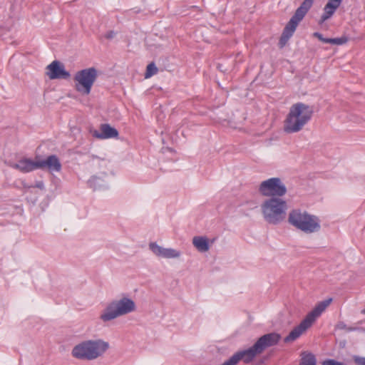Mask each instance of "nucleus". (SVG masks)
Instances as JSON below:
<instances>
[{
	"label": "nucleus",
	"mask_w": 365,
	"mask_h": 365,
	"mask_svg": "<svg viewBox=\"0 0 365 365\" xmlns=\"http://www.w3.org/2000/svg\"><path fill=\"white\" fill-rule=\"evenodd\" d=\"M118 135V130L111 127L109 124H102L100 130H95L93 136L98 139H108L117 138Z\"/></svg>",
	"instance_id": "nucleus-15"
},
{
	"label": "nucleus",
	"mask_w": 365,
	"mask_h": 365,
	"mask_svg": "<svg viewBox=\"0 0 365 365\" xmlns=\"http://www.w3.org/2000/svg\"><path fill=\"white\" fill-rule=\"evenodd\" d=\"M98 181H101V179L99 178H97V177H93L91 178V179L89 180V184L91 185V186L92 185H95L96 184H98Z\"/></svg>",
	"instance_id": "nucleus-26"
},
{
	"label": "nucleus",
	"mask_w": 365,
	"mask_h": 365,
	"mask_svg": "<svg viewBox=\"0 0 365 365\" xmlns=\"http://www.w3.org/2000/svg\"><path fill=\"white\" fill-rule=\"evenodd\" d=\"M108 349V342L103 339L85 340L73 346L71 355L79 360L92 361L102 356Z\"/></svg>",
	"instance_id": "nucleus-2"
},
{
	"label": "nucleus",
	"mask_w": 365,
	"mask_h": 365,
	"mask_svg": "<svg viewBox=\"0 0 365 365\" xmlns=\"http://www.w3.org/2000/svg\"><path fill=\"white\" fill-rule=\"evenodd\" d=\"M158 73V68L155 64L152 62L147 66L145 78H148Z\"/></svg>",
	"instance_id": "nucleus-22"
},
{
	"label": "nucleus",
	"mask_w": 365,
	"mask_h": 365,
	"mask_svg": "<svg viewBox=\"0 0 365 365\" xmlns=\"http://www.w3.org/2000/svg\"><path fill=\"white\" fill-rule=\"evenodd\" d=\"M259 192L265 197H280L287 192V187L279 178H271L262 181Z\"/></svg>",
	"instance_id": "nucleus-8"
},
{
	"label": "nucleus",
	"mask_w": 365,
	"mask_h": 365,
	"mask_svg": "<svg viewBox=\"0 0 365 365\" xmlns=\"http://www.w3.org/2000/svg\"><path fill=\"white\" fill-rule=\"evenodd\" d=\"M150 249L152 250V251H158V252H160V251H174L172 249H164V248H162L161 247L158 246L156 243L155 242H151L150 244Z\"/></svg>",
	"instance_id": "nucleus-23"
},
{
	"label": "nucleus",
	"mask_w": 365,
	"mask_h": 365,
	"mask_svg": "<svg viewBox=\"0 0 365 365\" xmlns=\"http://www.w3.org/2000/svg\"><path fill=\"white\" fill-rule=\"evenodd\" d=\"M36 187L38 188H40L41 190L43 189L44 188L43 182L42 181H39V182H36Z\"/></svg>",
	"instance_id": "nucleus-28"
},
{
	"label": "nucleus",
	"mask_w": 365,
	"mask_h": 365,
	"mask_svg": "<svg viewBox=\"0 0 365 365\" xmlns=\"http://www.w3.org/2000/svg\"><path fill=\"white\" fill-rule=\"evenodd\" d=\"M259 354H261L260 350L255 349L254 344L247 349L236 352L221 365H236L240 360H242L245 363H250Z\"/></svg>",
	"instance_id": "nucleus-9"
},
{
	"label": "nucleus",
	"mask_w": 365,
	"mask_h": 365,
	"mask_svg": "<svg viewBox=\"0 0 365 365\" xmlns=\"http://www.w3.org/2000/svg\"><path fill=\"white\" fill-rule=\"evenodd\" d=\"M313 36L317 38L319 41L326 43H331L334 45H342L346 43L348 41V38L346 37H341V38H324L323 35L319 32H314L313 34Z\"/></svg>",
	"instance_id": "nucleus-19"
},
{
	"label": "nucleus",
	"mask_w": 365,
	"mask_h": 365,
	"mask_svg": "<svg viewBox=\"0 0 365 365\" xmlns=\"http://www.w3.org/2000/svg\"><path fill=\"white\" fill-rule=\"evenodd\" d=\"M97 77L98 71L94 67L78 71L73 77L76 90L83 95H88Z\"/></svg>",
	"instance_id": "nucleus-7"
},
{
	"label": "nucleus",
	"mask_w": 365,
	"mask_h": 365,
	"mask_svg": "<svg viewBox=\"0 0 365 365\" xmlns=\"http://www.w3.org/2000/svg\"><path fill=\"white\" fill-rule=\"evenodd\" d=\"M315 356L312 353L303 352L301 355L299 365H316Z\"/></svg>",
	"instance_id": "nucleus-20"
},
{
	"label": "nucleus",
	"mask_w": 365,
	"mask_h": 365,
	"mask_svg": "<svg viewBox=\"0 0 365 365\" xmlns=\"http://www.w3.org/2000/svg\"><path fill=\"white\" fill-rule=\"evenodd\" d=\"M312 324L304 319L301 323L294 327L290 333L284 338V342L294 341L298 339Z\"/></svg>",
	"instance_id": "nucleus-16"
},
{
	"label": "nucleus",
	"mask_w": 365,
	"mask_h": 365,
	"mask_svg": "<svg viewBox=\"0 0 365 365\" xmlns=\"http://www.w3.org/2000/svg\"><path fill=\"white\" fill-rule=\"evenodd\" d=\"M216 240V237L209 239L206 236H195L192 238V244L198 251H207Z\"/></svg>",
	"instance_id": "nucleus-17"
},
{
	"label": "nucleus",
	"mask_w": 365,
	"mask_h": 365,
	"mask_svg": "<svg viewBox=\"0 0 365 365\" xmlns=\"http://www.w3.org/2000/svg\"><path fill=\"white\" fill-rule=\"evenodd\" d=\"M280 339L281 336L275 332L264 334L255 343V349L262 353L266 348L276 345Z\"/></svg>",
	"instance_id": "nucleus-11"
},
{
	"label": "nucleus",
	"mask_w": 365,
	"mask_h": 365,
	"mask_svg": "<svg viewBox=\"0 0 365 365\" xmlns=\"http://www.w3.org/2000/svg\"><path fill=\"white\" fill-rule=\"evenodd\" d=\"M341 2L342 0H328V2L324 6V12L319 20V24H322L329 19L340 6Z\"/></svg>",
	"instance_id": "nucleus-14"
},
{
	"label": "nucleus",
	"mask_w": 365,
	"mask_h": 365,
	"mask_svg": "<svg viewBox=\"0 0 365 365\" xmlns=\"http://www.w3.org/2000/svg\"><path fill=\"white\" fill-rule=\"evenodd\" d=\"M115 36V34L113 31H110L106 34V38L108 39H111Z\"/></svg>",
	"instance_id": "nucleus-27"
},
{
	"label": "nucleus",
	"mask_w": 365,
	"mask_h": 365,
	"mask_svg": "<svg viewBox=\"0 0 365 365\" xmlns=\"http://www.w3.org/2000/svg\"><path fill=\"white\" fill-rule=\"evenodd\" d=\"M136 305L135 302L127 297L113 300L102 311L100 319L103 322L112 321L119 317L135 312Z\"/></svg>",
	"instance_id": "nucleus-5"
},
{
	"label": "nucleus",
	"mask_w": 365,
	"mask_h": 365,
	"mask_svg": "<svg viewBox=\"0 0 365 365\" xmlns=\"http://www.w3.org/2000/svg\"><path fill=\"white\" fill-rule=\"evenodd\" d=\"M314 1V0H304L300 6L297 8L294 14L292 16L283 30L279 41L280 48H283L289 39L293 36L298 24L310 9Z\"/></svg>",
	"instance_id": "nucleus-6"
},
{
	"label": "nucleus",
	"mask_w": 365,
	"mask_h": 365,
	"mask_svg": "<svg viewBox=\"0 0 365 365\" xmlns=\"http://www.w3.org/2000/svg\"><path fill=\"white\" fill-rule=\"evenodd\" d=\"M288 222L291 225L306 234L319 232L321 228L320 220L317 216L300 209H294L290 211Z\"/></svg>",
	"instance_id": "nucleus-3"
},
{
	"label": "nucleus",
	"mask_w": 365,
	"mask_h": 365,
	"mask_svg": "<svg viewBox=\"0 0 365 365\" xmlns=\"http://www.w3.org/2000/svg\"><path fill=\"white\" fill-rule=\"evenodd\" d=\"M332 302V298L327 299L324 301L319 302L315 307L304 318L312 325L315 322L322 313L327 309V307Z\"/></svg>",
	"instance_id": "nucleus-13"
},
{
	"label": "nucleus",
	"mask_w": 365,
	"mask_h": 365,
	"mask_svg": "<svg viewBox=\"0 0 365 365\" xmlns=\"http://www.w3.org/2000/svg\"><path fill=\"white\" fill-rule=\"evenodd\" d=\"M155 254L159 260L177 258L180 256V252H155Z\"/></svg>",
	"instance_id": "nucleus-21"
},
{
	"label": "nucleus",
	"mask_w": 365,
	"mask_h": 365,
	"mask_svg": "<svg viewBox=\"0 0 365 365\" xmlns=\"http://www.w3.org/2000/svg\"><path fill=\"white\" fill-rule=\"evenodd\" d=\"M362 313L365 314V309L362 311Z\"/></svg>",
	"instance_id": "nucleus-29"
},
{
	"label": "nucleus",
	"mask_w": 365,
	"mask_h": 365,
	"mask_svg": "<svg viewBox=\"0 0 365 365\" xmlns=\"http://www.w3.org/2000/svg\"><path fill=\"white\" fill-rule=\"evenodd\" d=\"M313 115L314 108L312 106L302 102L294 103L284 120V131L289 134L301 131L312 120Z\"/></svg>",
	"instance_id": "nucleus-1"
},
{
	"label": "nucleus",
	"mask_w": 365,
	"mask_h": 365,
	"mask_svg": "<svg viewBox=\"0 0 365 365\" xmlns=\"http://www.w3.org/2000/svg\"><path fill=\"white\" fill-rule=\"evenodd\" d=\"M46 75L51 80L68 79L71 74L65 69L64 65L58 61H53L46 67Z\"/></svg>",
	"instance_id": "nucleus-10"
},
{
	"label": "nucleus",
	"mask_w": 365,
	"mask_h": 365,
	"mask_svg": "<svg viewBox=\"0 0 365 365\" xmlns=\"http://www.w3.org/2000/svg\"><path fill=\"white\" fill-rule=\"evenodd\" d=\"M261 208L265 221L277 225L285 219L288 206L287 202L280 197H270L263 202Z\"/></svg>",
	"instance_id": "nucleus-4"
},
{
	"label": "nucleus",
	"mask_w": 365,
	"mask_h": 365,
	"mask_svg": "<svg viewBox=\"0 0 365 365\" xmlns=\"http://www.w3.org/2000/svg\"><path fill=\"white\" fill-rule=\"evenodd\" d=\"M13 167L22 173H29L38 169V160H32L31 159L24 158L19 160Z\"/></svg>",
	"instance_id": "nucleus-18"
},
{
	"label": "nucleus",
	"mask_w": 365,
	"mask_h": 365,
	"mask_svg": "<svg viewBox=\"0 0 365 365\" xmlns=\"http://www.w3.org/2000/svg\"><path fill=\"white\" fill-rule=\"evenodd\" d=\"M338 328L340 329H344L346 330V331H355L357 329V328L356 327H347L345 324L344 323H340L338 324Z\"/></svg>",
	"instance_id": "nucleus-25"
},
{
	"label": "nucleus",
	"mask_w": 365,
	"mask_h": 365,
	"mask_svg": "<svg viewBox=\"0 0 365 365\" xmlns=\"http://www.w3.org/2000/svg\"><path fill=\"white\" fill-rule=\"evenodd\" d=\"M47 168L49 172H60L61 170V164L55 155H51L44 160H38V169Z\"/></svg>",
	"instance_id": "nucleus-12"
},
{
	"label": "nucleus",
	"mask_w": 365,
	"mask_h": 365,
	"mask_svg": "<svg viewBox=\"0 0 365 365\" xmlns=\"http://www.w3.org/2000/svg\"><path fill=\"white\" fill-rule=\"evenodd\" d=\"M353 360L356 365H365V357L354 356Z\"/></svg>",
	"instance_id": "nucleus-24"
}]
</instances>
